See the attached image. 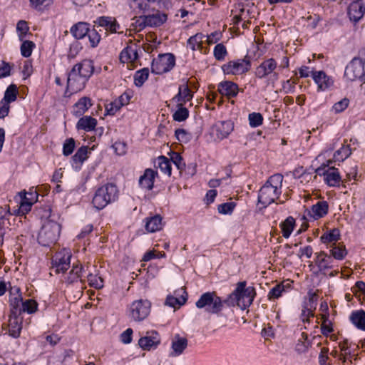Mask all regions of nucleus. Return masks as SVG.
Segmentation results:
<instances>
[{
  "label": "nucleus",
  "instance_id": "1",
  "mask_svg": "<svg viewBox=\"0 0 365 365\" xmlns=\"http://www.w3.org/2000/svg\"><path fill=\"white\" fill-rule=\"evenodd\" d=\"M283 179L284 177L282 174H274L261 187L257 200L258 203L262 205V208H266L279 197L282 193Z\"/></svg>",
  "mask_w": 365,
  "mask_h": 365
},
{
  "label": "nucleus",
  "instance_id": "2",
  "mask_svg": "<svg viewBox=\"0 0 365 365\" xmlns=\"http://www.w3.org/2000/svg\"><path fill=\"white\" fill-rule=\"evenodd\" d=\"M119 197V190L113 182H108L99 187L95 192L91 204L98 211L108 205L115 202Z\"/></svg>",
  "mask_w": 365,
  "mask_h": 365
},
{
  "label": "nucleus",
  "instance_id": "3",
  "mask_svg": "<svg viewBox=\"0 0 365 365\" xmlns=\"http://www.w3.org/2000/svg\"><path fill=\"white\" fill-rule=\"evenodd\" d=\"M256 291L253 287H247V282L242 281L237 284L235 289L227 297L230 305H237L242 309L250 307L255 297Z\"/></svg>",
  "mask_w": 365,
  "mask_h": 365
},
{
  "label": "nucleus",
  "instance_id": "4",
  "mask_svg": "<svg viewBox=\"0 0 365 365\" xmlns=\"http://www.w3.org/2000/svg\"><path fill=\"white\" fill-rule=\"evenodd\" d=\"M61 230V226L59 223L53 220H47L38 233V243L43 247L55 244L59 238Z\"/></svg>",
  "mask_w": 365,
  "mask_h": 365
},
{
  "label": "nucleus",
  "instance_id": "5",
  "mask_svg": "<svg viewBox=\"0 0 365 365\" xmlns=\"http://www.w3.org/2000/svg\"><path fill=\"white\" fill-rule=\"evenodd\" d=\"M277 68V62L274 58H267L256 68L255 75L259 79L267 78L268 83H274L279 78V75L276 71Z\"/></svg>",
  "mask_w": 365,
  "mask_h": 365
},
{
  "label": "nucleus",
  "instance_id": "6",
  "mask_svg": "<svg viewBox=\"0 0 365 365\" xmlns=\"http://www.w3.org/2000/svg\"><path fill=\"white\" fill-rule=\"evenodd\" d=\"M365 57H354L345 68L344 77L350 81L365 83Z\"/></svg>",
  "mask_w": 365,
  "mask_h": 365
},
{
  "label": "nucleus",
  "instance_id": "7",
  "mask_svg": "<svg viewBox=\"0 0 365 365\" xmlns=\"http://www.w3.org/2000/svg\"><path fill=\"white\" fill-rule=\"evenodd\" d=\"M332 160H328L327 163H322L315 170L317 175L324 177V182L329 187L339 186L341 178L339 171L334 167H331Z\"/></svg>",
  "mask_w": 365,
  "mask_h": 365
},
{
  "label": "nucleus",
  "instance_id": "8",
  "mask_svg": "<svg viewBox=\"0 0 365 365\" xmlns=\"http://www.w3.org/2000/svg\"><path fill=\"white\" fill-rule=\"evenodd\" d=\"M175 65V56L171 53L159 54L157 58L152 61L151 71L161 75L170 71Z\"/></svg>",
  "mask_w": 365,
  "mask_h": 365
},
{
  "label": "nucleus",
  "instance_id": "9",
  "mask_svg": "<svg viewBox=\"0 0 365 365\" xmlns=\"http://www.w3.org/2000/svg\"><path fill=\"white\" fill-rule=\"evenodd\" d=\"M250 68L251 60L247 56L243 58L230 61L221 67L225 75H242L249 71Z\"/></svg>",
  "mask_w": 365,
  "mask_h": 365
},
{
  "label": "nucleus",
  "instance_id": "10",
  "mask_svg": "<svg viewBox=\"0 0 365 365\" xmlns=\"http://www.w3.org/2000/svg\"><path fill=\"white\" fill-rule=\"evenodd\" d=\"M151 303L147 299L135 300L130 305L129 316L135 322H141L149 315Z\"/></svg>",
  "mask_w": 365,
  "mask_h": 365
},
{
  "label": "nucleus",
  "instance_id": "11",
  "mask_svg": "<svg viewBox=\"0 0 365 365\" xmlns=\"http://www.w3.org/2000/svg\"><path fill=\"white\" fill-rule=\"evenodd\" d=\"M88 81L78 75L76 68H71L68 73L66 89L64 96L70 97L84 89Z\"/></svg>",
  "mask_w": 365,
  "mask_h": 365
},
{
  "label": "nucleus",
  "instance_id": "12",
  "mask_svg": "<svg viewBox=\"0 0 365 365\" xmlns=\"http://www.w3.org/2000/svg\"><path fill=\"white\" fill-rule=\"evenodd\" d=\"M168 19L167 14L157 11L155 14L150 15H140L136 21L139 26V29L142 30L146 26L158 27L163 25Z\"/></svg>",
  "mask_w": 365,
  "mask_h": 365
},
{
  "label": "nucleus",
  "instance_id": "13",
  "mask_svg": "<svg viewBox=\"0 0 365 365\" xmlns=\"http://www.w3.org/2000/svg\"><path fill=\"white\" fill-rule=\"evenodd\" d=\"M20 205L17 210V215H24L29 212L34 202L38 200V193L34 187L29 192L22 191L18 193Z\"/></svg>",
  "mask_w": 365,
  "mask_h": 365
},
{
  "label": "nucleus",
  "instance_id": "14",
  "mask_svg": "<svg viewBox=\"0 0 365 365\" xmlns=\"http://www.w3.org/2000/svg\"><path fill=\"white\" fill-rule=\"evenodd\" d=\"M71 254L68 250H63L56 252L52 257V268L55 269L56 274L65 272L69 267Z\"/></svg>",
  "mask_w": 365,
  "mask_h": 365
},
{
  "label": "nucleus",
  "instance_id": "15",
  "mask_svg": "<svg viewBox=\"0 0 365 365\" xmlns=\"http://www.w3.org/2000/svg\"><path fill=\"white\" fill-rule=\"evenodd\" d=\"M160 344V337L158 331H148L145 336L138 340L140 347L145 351L155 349Z\"/></svg>",
  "mask_w": 365,
  "mask_h": 365
},
{
  "label": "nucleus",
  "instance_id": "16",
  "mask_svg": "<svg viewBox=\"0 0 365 365\" xmlns=\"http://www.w3.org/2000/svg\"><path fill=\"white\" fill-rule=\"evenodd\" d=\"M72 68H76L78 75L87 81L95 73L94 62L91 59H83L76 63Z\"/></svg>",
  "mask_w": 365,
  "mask_h": 365
},
{
  "label": "nucleus",
  "instance_id": "17",
  "mask_svg": "<svg viewBox=\"0 0 365 365\" xmlns=\"http://www.w3.org/2000/svg\"><path fill=\"white\" fill-rule=\"evenodd\" d=\"M314 263L318 267L319 271L325 274V271L334 267V258L324 251L315 253Z\"/></svg>",
  "mask_w": 365,
  "mask_h": 365
},
{
  "label": "nucleus",
  "instance_id": "18",
  "mask_svg": "<svg viewBox=\"0 0 365 365\" xmlns=\"http://www.w3.org/2000/svg\"><path fill=\"white\" fill-rule=\"evenodd\" d=\"M365 14V6L360 0L351 1L348 7V15L351 21H359Z\"/></svg>",
  "mask_w": 365,
  "mask_h": 365
},
{
  "label": "nucleus",
  "instance_id": "19",
  "mask_svg": "<svg viewBox=\"0 0 365 365\" xmlns=\"http://www.w3.org/2000/svg\"><path fill=\"white\" fill-rule=\"evenodd\" d=\"M312 78L318 86V91H325L334 84V80L323 71L312 73Z\"/></svg>",
  "mask_w": 365,
  "mask_h": 365
},
{
  "label": "nucleus",
  "instance_id": "20",
  "mask_svg": "<svg viewBox=\"0 0 365 365\" xmlns=\"http://www.w3.org/2000/svg\"><path fill=\"white\" fill-rule=\"evenodd\" d=\"M22 322L23 317L21 314H9V334L11 337L17 339L20 336L22 329Z\"/></svg>",
  "mask_w": 365,
  "mask_h": 365
},
{
  "label": "nucleus",
  "instance_id": "21",
  "mask_svg": "<svg viewBox=\"0 0 365 365\" xmlns=\"http://www.w3.org/2000/svg\"><path fill=\"white\" fill-rule=\"evenodd\" d=\"M175 297L168 295L166 297L165 304L173 308H179L185 304L187 300V293L183 289L175 292Z\"/></svg>",
  "mask_w": 365,
  "mask_h": 365
},
{
  "label": "nucleus",
  "instance_id": "22",
  "mask_svg": "<svg viewBox=\"0 0 365 365\" xmlns=\"http://www.w3.org/2000/svg\"><path fill=\"white\" fill-rule=\"evenodd\" d=\"M329 210V204L327 201H318L315 205H313L311 210L308 211L307 216L312 220H318L324 217Z\"/></svg>",
  "mask_w": 365,
  "mask_h": 365
},
{
  "label": "nucleus",
  "instance_id": "23",
  "mask_svg": "<svg viewBox=\"0 0 365 365\" xmlns=\"http://www.w3.org/2000/svg\"><path fill=\"white\" fill-rule=\"evenodd\" d=\"M157 175V171L151 168L145 169L143 175L139 178V186L143 189L151 190L154 187L155 178Z\"/></svg>",
  "mask_w": 365,
  "mask_h": 365
},
{
  "label": "nucleus",
  "instance_id": "24",
  "mask_svg": "<svg viewBox=\"0 0 365 365\" xmlns=\"http://www.w3.org/2000/svg\"><path fill=\"white\" fill-rule=\"evenodd\" d=\"M218 91L222 96L228 98H235L239 92L238 85L232 81H222L218 85Z\"/></svg>",
  "mask_w": 365,
  "mask_h": 365
},
{
  "label": "nucleus",
  "instance_id": "25",
  "mask_svg": "<svg viewBox=\"0 0 365 365\" xmlns=\"http://www.w3.org/2000/svg\"><path fill=\"white\" fill-rule=\"evenodd\" d=\"M187 339L176 334L172 340V351L169 354L171 357H176L182 354L187 346Z\"/></svg>",
  "mask_w": 365,
  "mask_h": 365
},
{
  "label": "nucleus",
  "instance_id": "26",
  "mask_svg": "<svg viewBox=\"0 0 365 365\" xmlns=\"http://www.w3.org/2000/svg\"><path fill=\"white\" fill-rule=\"evenodd\" d=\"M86 272V270L81 264H73L71 270L69 272L68 275L65 279V282L68 284H72L80 281L82 284H84L86 282V279H82V274Z\"/></svg>",
  "mask_w": 365,
  "mask_h": 365
},
{
  "label": "nucleus",
  "instance_id": "27",
  "mask_svg": "<svg viewBox=\"0 0 365 365\" xmlns=\"http://www.w3.org/2000/svg\"><path fill=\"white\" fill-rule=\"evenodd\" d=\"M94 22L98 24V27H103L106 31L110 33H116L120 28V25L115 19L111 16H100Z\"/></svg>",
  "mask_w": 365,
  "mask_h": 365
},
{
  "label": "nucleus",
  "instance_id": "28",
  "mask_svg": "<svg viewBox=\"0 0 365 365\" xmlns=\"http://www.w3.org/2000/svg\"><path fill=\"white\" fill-rule=\"evenodd\" d=\"M92 101L89 97L83 96L74 105L72 111L76 117L82 116L91 106Z\"/></svg>",
  "mask_w": 365,
  "mask_h": 365
},
{
  "label": "nucleus",
  "instance_id": "29",
  "mask_svg": "<svg viewBox=\"0 0 365 365\" xmlns=\"http://www.w3.org/2000/svg\"><path fill=\"white\" fill-rule=\"evenodd\" d=\"M88 147L79 148L71 158V165L76 170H80L83 163L88 158Z\"/></svg>",
  "mask_w": 365,
  "mask_h": 365
},
{
  "label": "nucleus",
  "instance_id": "30",
  "mask_svg": "<svg viewBox=\"0 0 365 365\" xmlns=\"http://www.w3.org/2000/svg\"><path fill=\"white\" fill-rule=\"evenodd\" d=\"M225 305L229 307H232V305H230L229 303L227 302V298L222 299L215 292L212 302L209 309L207 310V314L220 316L222 313V311L223 310Z\"/></svg>",
  "mask_w": 365,
  "mask_h": 365
},
{
  "label": "nucleus",
  "instance_id": "31",
  "mask_svg": "<svg viewBox=\"0 0 365 365\" xmlns=\"http://www.w3.org/2000/svg\"><path fill=\"white\" fill-rule=\"evenodd\" d=\"M216 134L218 138H226L233 130L234 124L231 120H223L215 125Z\"/></svg>",
  "mask_w": 365,
  "mask_h": 365
},
{
  "label": "nucleus",
  "instance_id": "32",
  "mask_svg": "<svg viewBox=\"0 0 365 365\" xmlns=\"http://www.w3.org/2000/svg\"><path fill=\"white\" fill-rule=\"evenodd\" d=\"M350 322L358 329L365 331V311L363 309L353 311L349 316Z\"/></svg>",
  "mask_w": 365,
  "mask_h": 365
},
{
  "label": "nucleus",
  "instance_id": "33",
  "mask_svg": "<svg viewBox=\"0 0 365 365\" xmlns=\"http://www.w3.org/2000/svg\"><path fill=\"white\" fill-rule=\"evenodd\" d=\"M97 120L90 115L81 117L76 123L77 130H83L86 132L93 130L97 125Z\"/></svg>",
  "mask_w": 365,
  "mask_h": 365
},
{
  "label": "nucleus",
  "instance_id": "34",
  "mask_svg": "<svg viewBox=\"0 0 365 365\" xmlns=\"http://www.w3.org/2000/svg\"><path fill=\"white\" fill-rule=\"evenodd\" d=\"M89 28V24L80 21L71 26L70 32L75 38L81 39L87 35Z\"/></svg>",
  "mask_w": 365,
  "mask_h": 365
},
{
  "label": "nucleus",
  "instance_id": "35",
  "mask_svg": "<svg viewBox=\"0 0 365 365\" xmlns=\"http://www.w3.org/2000/svg\"><path fill=\"white\" fill-rule=\"evenodd\" d=\"M151 0H128L130 9L135 14H144L149 9V3Z\"/></svg>",
  "mask_w": 365,
  "mask_h": 365
},
{
  "label": "nucleus",
  "instance_id": "36",
  "mask_svg": "<svg viewBox=\"0 0 365 365\" xmlns=\"http://www.w3.org/2000/svg\"><path fill=\"white\" fill-rule=\"evenodd\" d=\"M162 217L160 215H155L146 218L145 230L149 232H155L162 229Z\"/></svg>",
  "mask_w": 365,
  "mask_h": 365
},
{
  "label": "nucleus",
  "instance_id": "37",
  "mask_svg": "<svg viewBox=\"0 0 365 365\" xmlns=\"http://www.w3.org/2000/svg\"><path fill=\"white\" fill-rule=\"evenodd\" d=\"M340 239V230L338 228L331 229L324 232L320 237V240L324 244H331L333 245Z\"/></svg>",
  "mask_w": 365,
  "mask_h": 365
},
{
  "label": "nucleus",
  "instance_id": "38",
  "mask_svg": "<svg viewBox=\"0 0 365 365\" xmlns=\"http://www.w3.org/2000/svg\"><path fill=\"white\" fill-rule=\"evenodd\" d=\"M215 293V292H207L203 293L195 302L196 307L198 309H204L207 313V310L212 302Z\"/></svg>",
  "mask_w": 365,
  "mask_h": 365
},
{
  "label": "nucleus",
  "instance_id": "39",
  "mask_svg": "<svg viewBox=\"0 0 365 365\" xmlns=\"http://www.w3.org/2000/svg\"><path fill=\"white\" fill-rule=\"evenodd\" d=\"M330 255L334 259L342 260L347 255V250L346 247L342 243H335L333 245H330Z\"/></svg>",
  "mask_w": 365,
  "mask_h": 365
},
{
  "label": "nucleus",
  "instance_id": "40",
  "mask_svg": "<svg viewBox=\"0 0 365 365\" xmlns=\"http://www.w3.org/2000/svg\"><path fill=\"white\" fill-rule=\"evenodd\" d=\"M351 154L350 145H342V146L334 152L333 158L330 159L333 162H343Z\"/></svg>",
  "mask_w": 365,
  "mask_h": 365
},
{
  "label": "nucleus",
  "instance_id": "41",
  "mask_svg": "<svg viewBox=\"0 0 365 365\" xmlns=\"http://www.w3.org/2000/svg\"><path fill=\"white\" fill-rule=\"evenodd\" d=\"M155 164H157V168H160L161 172L168 175V176L171 175L172 164L169 158L164 155H160L157 158Z\"/></svg>",
  "mask_w": 365,
  "mask_h": 365
},
{
  "label": "nucleus",
  "instance_id": "42",
  "mask_svg": "<svg viewBox=\"0 0 365 365\" xmlns=\"http://www.w3.org/2000/svg\"><path fill=\"white\" fill-rule=\"evenodd\" d=\"M295 225V220L293 217H287L284 221L279 225L282 229V236L284 238H289L291 235Z\"/></svg>",
  "mask_w": 365,
  "mask_h": 365
},
{
  "label": "nucleus",
  "instance_id": "43",
  "mask_svg": "<svg viewBox=\"0 0 365 365\" xmlns=\"http://www.w3.org/2000/svg\"><path fill=\"white\" fill-rule=\"evenodd\" d=\"M10 307V314H21V306H23L24 300L21 295H17L9 297V299Z\"/></svg>",
  "mask_w": 365,
  "mask_h": 365
},
{
  "label": "nucleus",
  "instance_id": "44",
  "mask_svg": "<svg viewBox=\"0 0 365 365\" xmlns=\"http://www.w3.org/2000/svg\"><path fill=\"white\" fill-rule=\"evenodd\" d=\"M149 76V69L148 68H143L137 71H135L133 79L134 84L137 87H141L144 83L147 81Z\"/></svg>",
  "mask_w": 365,
  "mask_h": 365
},
{
  "label": "nucleus",
  "instance_id": "45",
  "mask_svg": "<svg viewBox=\"0 0 365 365\" xmlns=\"http://www.w3.org/2000/svg\"><path fill=\"white\" fill-rule=\"evenodd\" d=\"M18 93L19 91L16 85L12 83L7 87L1 101L10 104L16 100Z\"/></svg>",
  "mask_w": 365,
  "mask_h": 365
},
{
  "label": "nucleus",
  "instance_id": "46",
  "mask_svg": "<svg viewBox=\"0 0 365 365\" xmlns=\"http://www.w3.org/2000/svg\"><path fill=\"white\" fill-rule=\"evenodd\" d=\"M204 36H205L202 33H197L195 35H193L188 38L187 46L193 51L197 49H201L202 47V39Z\"/></svg>",
  "mask_w": 365,
  "mask_h": 365
},
{
  "label": "nucleus",
  "instance_id": "47",
  "mask_svg": "<svg viewBox=\"0 0 365 365\" xmlns=\"http://www.w3.org/2000/svg\"><path fill=\"white\" fill-rule=\"evenodd\" d=\"M23 306L21 309V314L22 313H27L32 314L38 310V304L33 299H28L24 301Z\"/></svg>",
  "mask_w": 365,
  "mask_h": 365
},
{
  "label": "nucleus",
  "instance_id": "48",
  "mask_svg": "<svg viewBox=\"0 0 365 365\" xmlns=\"http://www.w3.org/2000/svg\"><path fill=\"white\" fill-rule=\"evenodd\" d=\"M178 109L173 114V118L175 121L182 122L185 120L189 117V110L184 106L180 104L177 106Z\"/></svg>",
  "mask_w": 365,
  "mask_h": 365
},
{
  "label": "nucleus",
  "instance_id": "49",
  "mask_svg": "<svg viewBox=\"0 0 365 365\" xmlns=\"http://www.w3.org/2000/svg\"><path fill=\"white\" fill-rule=\"evenodd\" d=\"M87 281L88 282L90 287L96 289H100L103 287V279L101 277L98 276L97 274L88 272L87 274Z\"/></svg>",
  "mask_w": 365,
  "mask_h": 365
},
{
  "label": "nucleus",
  "instance_id": "50",
  "mask_svg": "<svg viewBox=\"0 0 365 365\" xmlns=\"http://www.w3.org/2000/svg\"><path fill=\"white\" fill-rule=\"evenodd\" d=\"M227 51L225 46L222 43H217L213 50V55L216 60L219 61H224L227 55Z\"/></svg>",
  "mask_w": 365,
  "mask_h": 365
},
{
  "label": "nucleus",
  "instance_id": "51",
  "mask_svg": "<svg viewBox=\"0 0 365 365\" xmlns=\"http://www.w3.org/2000/svg\"><path fill=\"white\" fill-rule=\"evenodd\" d=\"M86 36L88 38L90 46L92 48H95L98 45L101 41V35L99 34L96 29H95V26L93 28V29H91L89 28L88 32Z\"/></svg>",
  "mask_w": 365,
  "mask_h": 365
},
{
  "label": "nucleus",
  "instance_id": "52",
  "mask_svg": "<svg viewBox=\"0 0 365 365\" xmlns=\"http://www.w3.org/2000/svg\"><path fill=\"white\" fill-rule=\"evenodd\" d=\"M250 125L252 128H257L263 123V116L260 113L253 112L248 115Z\"/></svg>",
  "mask_w": 365,
  "mask_h": 365
},
{
  "label": "nucleus",
  "instance_id": "53",
  "mask_svg": "<svg viewBox=\"0 0 365 365\" xmlns=\"http://www.w3.org/2000/svg\"><path fill=\"white\" fill-rule=\"evenodd\" d=\"M35 47V43L31 41H24L21 45V54L25 58L31 56L32 51Z\"/></svg>",
  "mask_w": 365,
  "mask_h": 365
},
{
  "label": "nucleus",
  "instance_id": "54",
  "mask_svg": "<svg viewBox=\"0 0 365 365\" xmlns=\"http://www.w3.org/2000/svg\"><path fill=\"white\" fill-rule=\"evenodd\" d=\"M170 160L171 163H173L180 171H182L185 168V163L180 153L172 152Z\"/></svg>",
  "mask_w": 365,
  "mask_h": 365
},
{
  "label": "nucleus",
  "instance_id": "55",
  "mask_svg": "<svg viewBox=\"0 0 365 365\" xmlns=\"http://www.w3.org/2000/svg\"><path fill=\"white\" fill-rule=\"evenodd\" d=\"M308 294L309 295V304H307L304 307V309H302V314L300 316L301 319L302 318L307 317V314L309 309H312V308L315 309V307L314 305L316 304L317 296L314 293L309 292Z\"/></svg>",
  "mask_w": 365,
  "mask_h": 365
},
{
  "label": "nucleus",
  "instance_id": "56",
  "mask_svg": "<svg viewBox=\"0 0 365 365\" xmlns=\"http://www.w3.org/2000/svg\"><path fill=\"white\" fill-rule=\"evenodd\" d=\"M329 314L326 316L322 317L323 322L321 325V332L322 334L325 336H328V335L334 331L332 324L329 320Z\"/></svg>",
  "mask_w": 365,
  "mask_h": 365
},
{
  "label": "nucleus",
  "instance_id": "57",
  "mask_svg": "<svg viewBox=\"0 0 365 365\" xmlns=\"http://www.w3.org/2000/svg\"><path fill=\"white\" fill-rule=\"evenodd\" d=\"M76 142L73 138H68L63 145V155L68 156L71 155L75 149Z\"/></svg>",
  "mask_w": 365,
  "mask_h": 365
},
{
  "label": "nucleus",
  "instance_id": "58",
  "mask_svg": "<svg viewBox=\"0 0 365 365\" xmlns=\"http://www.w3.org/2000/svg\"><path fill=\"white\" fill-rule=\"evenodd\" d=\"M235 207L236 203L235 202H225L218 205L217 210L221 214L230 215L233 212Z\"/></svg>",
  "mask_w": 365,
  "mask_h": 365
},
{
  "label": "nucleus",
  "instance_id": "59",
  "mask_svg": "<svg viewBox=\"0 0 365 365\" xmlns=\"http://www.w3.org/2000/svg\"><path fill=\"white\" fill-rule=\"evenodd\" d=\"M133 96V91L128 89L123 93H122L116 101H118V105L120 106H124L128 105L130 103V99Z\"/></svg>",
  "mask_w": 365,
  "mask_h": 365
},
{
  "label": "nucleus",
  "instance_id": "60",
  "mask_svg": "<svg viewBox=\"0 0 365 365\" xmlns=\"http://www.w3.org/2000/svg\"><path fill=\"white\" fill-rule=\"evenodd\" d=\"M29 26L26 21L20 20L16 25V30L19 32V37L21 41H23V38L26 35L29 31Z\"/></svg>",
  "mask_w": 365,
  "mask_h": 365
},
{
  "label": "nucleus",
  "instance_id": "61",
  "mask_svg": "<svg viewBox=\"0 0 365 365\" xmlns=\"http://www.w3.org/2000/svg\"><path fill=\"white\" fill-rule=\"evenodd\" d=\"M284 285L277 284L270 289L268 294L269 299H278L282 295V292L284 291Z\"/></svg>",
  "mask_w": 365,
  "mask_h": 365
},
{
  "label": "nucleus",
  "instance_id": "62",
  "mask_svg": "<svg viewBox=\"0 0 365 365\" xmlns=\"http://www.w3.org/2000/svg\"><path fill=\"white\" fill-rule=\"evenodd\" d=\"M349 100L346 98L336 102L333 106V110L335 113H339L344 111L349 106Z\"/></svg>",
  "mask_w": 365,
  "mask_h": 365
},
{
  "label": "nucleus",
  "instance_id": "63",
  "mask_svg": "<svg viewBox=\"0 0 365 365\" xmlns=\"http://www.w3.org/2000/svg\"><path fill=\"white\" fill-rule=\"evenodd\" d=\"M176 138L183 143H187L190 140V134L183 128H178L175 131Z\"/></svg>",
  "mask_w": 365,
  "mask_h": 365
},
{
  "label": "nucleus",
  "instance_id": "64",
  "mask_svg": "<svg viewBox=\"0 0 365 365\" xmlns=\"http://www.w3.org/2000/svg\"><path fill=\"white\" fill-rule=\"evenodd\" d=\"M178 88H180L183 98H185L187 102L192 99L194 94L190 89L187 82H185L183 85H180Z\"/></svg>",
  "mask_w": 365,
  "mask_h": 365
}]
</instances>
